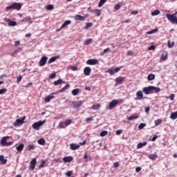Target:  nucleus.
I'll return each instance as SVG.
<instances>
[{"label":"nucleus","mask_w":177,"mask_h":177,"mask_svg":"<svg viewBox=\"0 0 177 177\" xmlns=\"http://www.w3.org/2000/svg\"><path fill=\"white\" fill-rule=\"evenodd\" d=\"M160 91H161L160 87H156L154 86H149L148 87H144L142 88V92L145 93V95H150L153 93V91H154L155 93H158Z\"/></svg>","instance_id":"f257e3e1"},{"label":"nucleus","mask_w":177,"mask_h":177,"mask_svg":"<svg viewBox=\"0 0 177 177\" xmlns=\"http://www.w3.org/2000/svg\"><path fill=\"white\" fill-rule=\"evenodd\" d=\"M166 17L172 24H177V17L175 14H167Z\"/></svg>","instance_id":"f03ea898"},{"label":"nucleus","mask_w":177,"mask_h":177,"mask_svg":"<svg viewBox=\"0 0 177 177\" xmlns=\"http://www.w3.org/2000/svg\"><path fill=\"white\" fill-rule=\"evenodd\" d=\"M122 100H112L110 103L109 105L108 106V110H111L113 107H115V106L118 105V104H121V103H122Z\"/></svg>","instance_id":"7ed1b4c3"},{"label":"nucleus","mask_w":177,"mask_h":177,"mask_svg":"<svg viewBox=\"0 0 177 177\" xmlns=\"http://www.w3.org/2000/svg\"><path fill=\"white\" fill-rule=\"evenodd\" d=\"M9 136L3 137L1 140V145L3 146V147H8V146H12L13 145V142H8L7 140L9 139Z\"/></svg>","instance_id":"20e7f679"},{"label":"nucleus","mask_w":177,"mask_h":177,"mask_svg":"<svg viewBox=\"0 0 177 177\" xmlns=\"http://www.w3.org/2000/svg\"><path fill=\"white\" fill-rule=\"evenodd\" d=\"M45 122H46V120H40L39 122H35L32 124V128H33V129H36V131H39V127H42V125H44Z\"/></svg>","instance_id":"39448f33"},{"label":"nucleus","mask_w":177,"mask_h":177,"mask_svg":"<svg viewBox=\"0 0 177 177\" xmlns=\"http://www.w3.org/2000/svg\"><path fill=\"white\" fill-rule=\"evenodd\" d=\"M24 120H26V116H23L21 118L17 119L13 123L14 127H20L24 124Z\"/></svg>","instance_id":"423d86ee"},{"label":"nucleus","mask_w":177,"mask_h":177,"mask_svg":"<svg viewBox=\"0 0 177 177\" xmlns=\"http://www.w3.org/2000/svg\"><path fill=\"white\" fill-rule=\"evenodd\" d=\"M82 104H84V101L72 102V107L73 109H80Z\"/></svg>","instance_id":"0eeeda50"},{"label":"nucleus","mask_w":177,"mask_h":177,"mask_svg":"<svg viewBox=\"0 0 177 177\" xmlns=\"http://www.w3.org/2000/svg\"><path fill=\"white\" fill-rule=\"evenodd\" d=\"M86 64L88 66H95L96 64H99V61L96 59H90L86 61Z\"/></svg>","instance_id":"6e6552de"},{"label":"nucleus","mask_w":177,"mask_h":177,"mask_svg":"<svg viewBox=\"0 0 177 177\" xmlns=\"http://www.w3.org/2000/svg\"><path fill=\"white\" fill-rule=\"evenodd\" d=\"M4 21L8 23V26L10 27H15V26H17V22L15 21H11L10 19L4 18Z\"/></svg>","instance_id":"1a4fd4ad"},{"label":"nucleus","mask_w":177,"mask_h":177,"mask_svg":"<svg viewBox=\"0 0 177 177\" xmlns=\"http://www.w3.org/2000/svg\"><path fill=\"white\" fill-rule=\"evenodd\" d=\"M46 62H48V57L44 56L41 58L40 61L39 62V66L42 67L46 64Z\"/></svg>","instance_id":"9d476101"},{"label":"nucleus","mask_w":177,"mask_h":177,"mask_svg":"<svg viewBox=\"0 0 177 177\" xmlns=\"http://www.w3.org/2000/svg\"><path fill=\"white\" fill-rule=\"evenodd\" d=\"M36 165L37 158H33L30 162L29 169H30V171H34V169L35 168Z\"/></svg>","instance_id":"9b49d317"},{"label":"nucleus","mask_w":177,"mask_h":177,"mask_svg":"<svg viewBox=\"0 0 177 177\" xmlns=\"http://www.w3.org/2000/svg\"><path fill=\"white\" fill-rule=\"evenodd\" d=\"M86 17H89V15L86 14L84 17L77 15H75V20H79L80 21H84L86 20Z\"/></svg>","instance_id":"f8f14e48"},{"label":"nucleus","mask_w":177,"mask_h":177,"mask_svg":"<svg viewBox=\"0 0 177 177\" xmlns=\"http://www.w3.org/2000/svg\"><path fill=\"white\" fill-rule=\"evenodd\" d=\"M12 8H13V10H20V9H21V3H12Z\"/></svg>","instance_id":"ddd939ff"},{"label":"nucleus","mask_w":177,"mask_h":177,"mask_svg":"<svg viewBox=\"0 0 177 177\" xmlns=\"http://www.w3.org/2000/svg\"><path fill=\"white\" fill-rule=\"evenodd\" d=\"M142 99H143V93H142V91H138L136 93V100H142Z\"/></svg>","instance_id":"4468645a"},{"label":"nucleus","mask_w":177,"mask_h":177,"mask_svg":"<svg viewBox=\"0 0 177 177\" xmlns=\"http://www.w3.org/2000/svg\"><path fill=\"white\" fill-rule=\"evenodd\" d=\"M91 71H92V69L89 66H86L84 69V74L86 75H91Z\"/></svg>","instance_id":"2eb2a0df"},{"label":"nucleus","mask_w":177,"mask_h":177,"mask_svg":"<svg viewBox=\"0 0 177 177\" xmlns=\"http://www.w3.org/2000/svg\"><path fill=\"white\" fill-rule=\"evenodd\" d=\"M124 82V77L120 76L115 79V84L121 85V83Z\"/></svg>","instance_id":"dca6fc26"},{"label":"nucleus","mask_w":177,"mask_h":177,"mask_svg":"<svg viewBox=\"0 0 177 177\" xmlns=\"http://www.w3.org/2000/svg\"><path fill=\"white\" fill-rule=\"evenodd\" d=\"M59 58H60V55L52 57L51 58L49 59L48 63V64H50L53 63V62H56V60H57V59H59Z\"/></svg>","instance_id":"f3484780"},{"label":"nucleus","mask_w":177,"mask_h":177,"mask_svg":"<svg viewBox=\"0 0 177 177\" xmlns=\"http://www.w3.org/2000/svg\"><path fill=\"white\" fill-rule=\"evenodd\" d=\"M71 150H78L80 149V145L74 143L70 144Z\"/></svg>","instance_id":"a211bd4d"},{"label":"nucleus","mask_w":177,"mask_h":177,"mask_svg":"<svg viewBox=\"0 0 177 177\" xmlns=\"http://www.w3.org/2000/svg\"><path fill=\"white\" fill-rule=\"evenodd\" d=\"M61 84H66V82L63 81L62 79H59L58 80L54 81L53 84L55 86L61 85Z\"/></svg>","instance_id":"6ab92c4d"},{"label":"nucleus","mask_w":177,"mask_h":177,"mask_svg":"<svg viewBox=\"0 0 177 177\" xmlns=\"http://www.w3.org/2000/svg\"><path fill=\"white\" fill-rule=\"evenodd\" d=\"M21 23H32V20L30 17H26L24 19H21Z\"/></svg>","instance_id":"aec40b11"},{"label":"nucleus","mask_w":177,"mask_h":177,"mask_svg":"<svg viewBox=\"0 0 177 177\" xmlns=\"http://www.w3.org/2000/svg\"><path fill=\"white\" fill-rule=\"evenodd\" d=\"M63 161L64 162H71V161H73V157L71 156H66L63 158Z\"/></svg>","instance_id":"412c9836"},{"label":"nucleus","mask_w":177,"mask_h":177,"mask_svg":"<svg viewBox=\"0 0 177 177\" xmlns=\"http://www.w3.org/2000/svg\"><path fill=\"white\" fill-rule=\"evenodd\" d=\"M15 146L17 151H22L23 149H24V144H20L19 145H16Z\"/></svg>","instance_id":"4be33fe9"},{"label":"nucleus","mask_w":177,"mask_h":177,"mask_svg":"<svg viewBox=\"0 0 177 177\" xmlns=\"http://www.w3.org/2000/svg\"><path fill=\"white\" fill-rule=\"evenodd\" d=\"M0 162L1 164L5 165L6 162H8V160L5 159V156L3 155H0Z\"/></svg>","instance_id":"5701e85b"},{"label":"nucleus","mask_w":177,"mask_h":177,"mask_svg":"<svg viewBox=\"0 0 177 177\" xmlns=\"http://www.w3.org/2000/svg\"><path fill=\"white\" fill-rule=\"evenodd\" d=\"M53 97H55L54 95H50L48 96H46L45 97L44 102H46V103H49V102H50L51 99H53Z\"/></svg>","instance_id":"b1692460"},{"label":"nucleus","mask_w":177,"mask_h":177,"mask_svg":"<svg viewBox=\"0 0 177 177\" xmlns=\"http://www.w3.org/2000/svg\"><path fill=\"white\" fill-rule=\"evenodd\" d=\"M167 57H168V54L167 53V52H165L161 55L160 60L165 62V60H167Z\"/></svg>","instance_id":"393cba45"},{"label":"nucleus","mask_w":177,"mask_h":177,"mask_svg":"<svg viewBox=\"0 0 177 177\" xmlns=\"http://www.w3.org/2000/svg\"><path fill=\"white\" fill-rule=\"evenodd\" d=\"M37 143L39 145H41V146H45V144L46 143V141L44 138H40L37 140Z\"/></svg>","instance_id":"a878e982"},{"label":"nucleus","mask_w":177,"mask_h":177,"mask_svg":"<svg viewBox=\"0 0 177 177\" xmlns=\"http://www.w3.org/2000/svg\"><path fill=\"white\" fill-rule=\"evenodd\" d=\"M157 157H158V156H157V154L156 153L149 155V158H150V160H152V161H155V160H157Z\"/></svg>","instance_id":"bb28decb"},{"label":"nucleus","mask_w":177,"mask_h":177,"mask_svg":"<svg viewBox=\"0 0 177 177\" xmlns=\"http://www.w3.org/2000/svg\"><path fill=\"white\" fill-rule=\"evenodd\" d=\"M147 142H140L137 145V149H142L143 146H147Z\"/></svg>","instance_id":"cd10ccee"},{"label":"nucleus","mask_w":177,"mask_h":177,"mask_svg":"<svg viewBox=\"0 0 177 177\" xmlns=\"http://www.w3.org/2000/svg\"><path fill=\"white\" fill-rule=\"evenodd\" d=\"M93 13H95V15H96V16L99 17L100 16V15L102 14V11L100 10H92L91 11Z\"/></svg>","instance_id":"c85d7f7f"},{"label":"nucleus","mask_w":177,"mask_h":177,"mask_svg":"<svg viewBox=\"0 0 177 177\" xmlns=\"http://www.w3.org/2000/svg\"><path fill=\"white\" fill-rule=\"evenodd\" d=\"M68 24H71V21L66 20L61 26V28H64L66 26H68Z\"/></svg>","instance_id":"c756f323"},{"label":"nucleus","mask_w":177,"mask_h":177,"mask_svg":"<svg viewBox=\"0 0 177 177\" xmlns=\"http://www.w3.org/2000/svg\"><path fill=\"white\" fill-rule=\"evenodd\" d=\"M80 93V88H75L72 91V95L73 96H77Z\"/></svg>","instance_id":"7c9ffc66"},{"label":"nucleus","mask_w":177,"mask_h":177,"mask_svg":"<svg viewBox=\"0 0 177 177\" xmlns=\"http://www.w3.org/2000/svg\"><path fill=\"white\" fill-rule=\"evenodd\" d=\"M136 118H139V115H132L130 117H129L127 119L129 120V121H132V120H136Z\"/></svg>","instance_id":"2f4dec72"},{"label":"nucleus","mask_w":177,"mask_h":177,"mask_svg":"<svg viewBox=\"0 0 177 177\" xmlns=\"http://www.w3.org/2000/svg\"><path fill=\"white\" fill-rule=\"evenodd\" d=\"M155 32H158V28H155V29H153L152 30L147 32V35H150L151 34H155Z\"/></svg>","instance_id":"473e14b6"},{"label":"nucleus","mask_w":177,"mask_h":177,"mask_svg":"<svg viewBox=\"0 0 177 177\" xmlns=\"http://www.w3.org/2000/svg\"><path fill=\"white\" fill-rule=\"evenodd\" d=\"M156 78V75L154 74H149L147 77L148 81H153Z\"/></svg>","instance_id":"72a5a7b5"},{"label":"nucleus","mask_w":177,"mask_h":177,"mask_svg":"<svg viewBox=\"0 0 177 177\" xmlns=\"http://www.w3.org/2000/svg\"><path fill=\"white\" fill-rule=\"evenodd\" d=\"M170 118L171 120H176L177 119V111L171 113Z\"/></svg>","instance_id":"f704fd0d"},{"label":"nucleus","mask_w":177,"mask_h":177,"mask_svg":"<svg viewBox=\"0 0 177 177\" xmlns=\"http://www.w3.org/2000/svg\"><path fill=\"white\" fill-rule=\"evenodd\" d=\"M161 12L158 10H155L153 12L151 13V16H158Z\"/></svg>","instance_id":"c9c22d12"},{"label":"nucleus","mask_w":177,"mask_h":177,"mask_svg":"<svg viewBox=\"0 0 177 177\" xmlns=\"http://www.w3.org/2000/svg\"><path fill=\"white\" fill-rule=\"evenodd\" d=\"M92 39H88L86 40H85L84 45H86V46H88V45H89L90 44H92Z\"/></svg>","instance_id":"e433bc0d"},{"label":"nucleus","mask_w":177,"mask_h":177,"mask_svg":"<svg viewBox=\"0 0 177 177\" xmlns=\"http://www.w3.org/2000/svg\"><path fill=\"white\" fill-rule=\"evenodd\" d=\"M58 127H59V128L64 129V128H66V124H64V122L60 121V122H59Z\"/></svg>","instance_id":"4c0bfd02"},{"label":"nucleus","mask_w":177,"mask_h":177,"mask_svg":"<svg viewBox=\"0 0 177 177\" xmlns=\"http://www.w3.org/2000/svg\"><path fill=\"white\" fill-rule=\"evenodd\" d=\"M106 2H107V0H100L98 3L99 8H102L103 6V5H104V3H106Z\"/></svg>","instance_id":"58836bf2"},{"label":"nucleus","mask_w":177,"mask_h":177,"mask_svg":"<svg viewBox=\"0 0 177 177\" xmlns=\"http://www.w3.org/2000/svg\"><path fill=\"white\" fill-rule=\"evenodd\" d=\"M64 122L65 127H68V125H70V124H71V122H73V120H71V119H68Z\"/></svg>","instance_id":"ea45409f"},{"label":"nucleus","mask_w":177,"mask_h":177,"mask_svg":"<svg viewBox=\"0 0 177 177\" xmlns=\"http://www.w3.org/2000/svg\"><path fill=\"white\" fill-rule=\"evenodd\" d=\"M100 107V105L99 104H94L91 106V109L93 110H99V108Z\"/></svg>","instance_id":"a19ab883"},{"label":"nucleus","mask_w":177,"mask_h":177,"mask_svg":"<svg viewBox=\"0 0 177 177\" xmlns=\"http://www.w3.org/2000/svg\"><path fill=\"white\" fill-rule=\"evenodd\" d=\"M68 88H70V84H66L64 88H62L59 92L62 93L63 92H64V91H66V89H68Z\"/></svg>","instance_id":"79ce46f5"},{"label":"nucleus","mask_w":177,"mask_h":177,"mask_svg":"<svg viewBox=\"0 0 177 177\" xmlns=\"http://www.w3.org/2000/svg\"><path fill=\"white\" fill-rule=\"evenodd\" d=\"M92 26H93V24L92 22L86 23L84 29L88 30V28H89L90 27H92Z\"/></svg>","instance_id":"37998d69"},{"label":"nucleus","mask_w":177,"mask_h":177,"mask_svg":"<svg viewBox=\"0 0 177 177\" xmlns=\"http://www.w3.org/2000/svg\"><path fill=\"white\" fill-rule=\"evenodd\" d=\"M156 127H158V125H160L161 122H162V120L161 119H158L154 121Z\"/></svg>","instance_id":"c03bdc74"},{"label":"nucleus","mask_w":177,"mask_h":177,"mask_svg":"<svg viewBox=\"0 0 177 177\" xmlns=\"http://www.w3.org/2000/svg\"><path fill=\"white\" fill-rule=\"evenodd\" d=\"M106 73H109L111 75H114V74H115L114 69H108Z\"/></svg>","instance_id":"a18cd8bd"},{"label":"nucleus","mask_w":177,"mask_h":177,"mask_svg":"<svg viewBox=\"0 0 177 177\" xmlns=\"http://www.w3.org/2000/svg\"><path fill=\"white\" fill-rule=\"evenodd\" d=\"M27 150L30 151V150H34V149H35V146L32 145H29L27 147Z\"/></svg>","instance_id":"49530a36"},{"label":"nucleus","mask_w":177,"mask_h":177,"mask_svg":"<svg viewBox=\"0 0 177 177\" xmlns=\"http://www.w3.org/2000/svg\"><path fill=\"white\" fill-rule=\"evenodd\" d=\"M6 92H8L7 88H3L0 89V95H3V93H6Z\"/></svg>","instance_id":"de8ad7c7"},{"label":"nucleus","mask_w":177,"mask_h":177,"mask_svg":"<svg viewBox=\"0 0 177 177\" xmlns=\"http://www.w3.org/2000/svg\"><path fill=\"white\" fill-rule=\"evenodd\" d=\"M48 10H53L54 9V7H53V5L52 4H49L46 6Z\"/></svg>","instance_id":"09e8293b"},{"label":"nucleus","mask_w":177,"mask_h":177,"mask_svg":"<svg viewBox=\"0 0 177 177\" xmlns=\"http://www.w3.org/2000/svg\"><path fill=\"white\" fill-rule=\"evenodd\" d=\"M6 10H13V5L11 4L6 8Z\"/></svg>","instance_id":"8fccbe9b"},{"label":"nucleus","mask_w":177,"mask_h":177,"mask_svg":"<svg viewBox=\"0 0 177 177\" xmlns=\"http://www.w3.org/2000/svg\"><path fill=\"white\" fill-rule=\"evenodd\" d=\"M49 78H50L51 80H53V78H56V73H51L49 75Z\"/></svg>","instance_id":"3c124183"},{"label":"nucleus","mask_w":177,"mask_h":177,"mask_svg":"<svg viewBox=\"0 0 177 177\" xmlns=\"http://www.w3.org/2000/svg\"><path fill=\"white\" fill-rule=\"evenodd\" d=\"M44 165H45V160H41L39 165V168H44Z\"/></svg>","instance_id":"603ef678"},{"label":"nucleus","mask_w":177,"mask_h":177,"mask_svg":"<svg viewBox=\"0 0 177 177\" xmlns=\"http://www.w3.org/2000/svg\"><path fill=\"white\" fill-rule=\"evenodd\" d=\"M65 175L68 177L71 176V175H73V171H67L66 173H65Z\"/></svg>","instance_id":"864d4df0"},{"label":"nucleus","mask_w":177,"mask_h":177,"mask_svg":"<svg viewBox=\"0 0 177 177\" xmlns=\"http://www.w3.org/2000/svg\"><path fill=\"white\" fill-rule=\"evenodd\" d=\"M145 127H146V124H145V123H141V124H140V125L138 126V128H139L140 129H143V128H145Z\"/></svg>","instance_id":"5fc2aeb1"},{"label":"nucleus","mask_w":177,"mask_h":177,"mask_svg":"<svg viewBox=\"0 0 177 177\" xmlns=\"http://www.w3.org/2000/svg\"><path fill=\"white\" fill-rule=\"evenodd\" d=\"M21 80H23V76L19 75V77L17 79V82L19 84V82H21Z\"/></svg>","instance_id":"6e6d98bb"},{"label":"nucleus","mask_w":177,"mask_h":177,"mask_svg":"<svg viewBox=\"0 0 177 177\" xmlns=\"http://www.w3.org/2000/svg\"><path fill=\"white\" fill-rule=\"evenodd\" d=\"M108 132L106 131H103L100 133V136H106L107 135Z\"/></svg>","instance_id":"4d7b16f0"},{"label":"nucleus","mask_w":177,"mask_h":177,"mask_svg":"<svg viewBox=\"0 0 177 177\" xmlns=\"http://www.w3.org/2000/svg\"><path fill=\"white\" fill-rule=\"evenodd\" d=\"M90 121H93V117H90V118H86V122L89 123Z\"/></svg>","instance_id":"13d9d810"},{"label":"nucleus","mask_w":177,"mask_h":177,"mask_svg":"<svg viewBox=\"0 0 177 177\" xmlns=\"http://www.w3.org/2000/svg\"><path fill=\"white\" fill-rule=\"evenodd\" d=\"M120 8H121V6H120L119 3L116 4V5L114 6L115 10H118L120 9Z\"/></svg>","instance_id":"bf43d9fd"},{"label":"nucleus","mask_w":177,"mask_h":177,"mask_svg":"<svg viewBox=\"0 0 177 177\" xmlns=\"http://www.w3.org/2000/svg\"><path fill=\"white\" fill-rule=\"evenodd\" d=\"M148 50H156V46H151L148 48Z\"/></svg>","instance_id":"052dcab7"},{"label":"nucleus","mask_w":177,"mask_h":177,"mask_svg":"<svg viewBox=\"0 0 177 177\" xmlns=\"http://www.w3.org/2000/svg\"><path fill=\"white\" fill-rule=\"evenodd\" d=\"M133 55V51H132V50H129L127 53V56H132Z\"/></svg>","instance_id":"680f3d73"},{"label":"nucleus","mask_w":177,"mask_h":177,"mask_svg":"<svg viewBox=\"0 0 177 177\" xmlns=\"http://www.w3.org/2000/svg\"><path fill=\"white\" fill-rule=\"evenodd\" d=\"M122 68V66L117 67V68H115L113 70H114L115 73H118V71H120Z\"/></svg>","instance_id":"e2e57ef3"},{"label":"nucleus","mask_w":177,"mask_h":177,"mask_svg":"<svg viewBox=\"0 0 177 177\" xmlns=\"http://www.w3.org/2000/svg\"><path fill=\"white\" fill-rule=\"evenodd\" d=\"M71 68L73 71H77V70H78V67H77L76 66H71Z\"/></svg>","instance_id":"0e129e2a"},{"label":"nucleus","mask_w":177,"mask_h":177,"mask_svg":"<svg viewBox=\"0 0 177 177\" xmlns=\"http://www.w3.org/2000/svg\"><path fill=\"white\" fill-rule=\"evenodd\" d=\"M107 52H111L110 48H107L103 50V53H107Z\"/></svg>","instance_id":"69168bd1"},{"label":"nucleus","mask_w":177,"mask_h":177,"mask_svg":"<svg viewBox=\"0 0 177 177\" xmlns=\"http://www.w3.org/2000/svg\"><path fill=\"white\" fill-rule=\"evenodd\" d=\"M122 133V130L120 129L116 131V135H121Z\"/></svg>","instance_id":"338daca9"},{"label":"nucleus","mask_w":177,"mask_h":177,"mask_svg":"<svg viewBox=\"0 0 177 177\" xmlns=\"http://www.w3.org/2000/svg\"><path fill=\"white\" fill-rule=\"evenodd\" d=\"M138 10H133L131 12V15H138Z\"/></svg>","instance_id":"774afa93"}]
</instances>
